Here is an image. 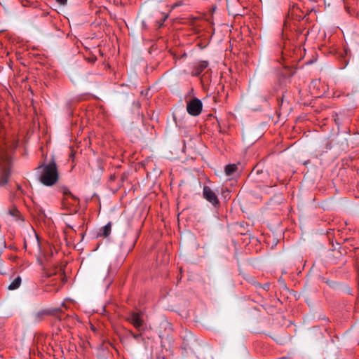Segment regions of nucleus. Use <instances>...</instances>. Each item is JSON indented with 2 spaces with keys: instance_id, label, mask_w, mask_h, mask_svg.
Returning <instances> with one entry per match:
<instances>
[{
  "instance_id": "nucleus-1",
  "label": "nucleus",
  "mask_w": 359,
  "mask_h": 359,
  "mask_svg": "<svg viewBox=\"0 0 359 359\" xmlns=\"http://www.w3.org/2000/svg\"><path fill=\"white\" fill-rule=\"evenodd\" d=\"M2 135L0 134V187L4 186L10 175L11 163V153L13 146H8L7 143L1 142Z\"/></svg>"
},
{
  "instance_id": "nucleus-2",
  "label": "nucleus",
  "mask_w": 359,
  "mask_h": 359,
  "mask_svg": "<svg viewBox=\"0 0 359 359\" xmlns=\"http://www.w3.org/2000/svg\"><path fill=\"white\" fill-rule=\"evenodd\" d=\"M38 170L40 172L39 180L43 185L50 187L57 182V168L54 161L40 165Z\"/></svg>"
},
{
  "instance_id": "nucleus-3",
  "label": "nucleus",
  "mask_w": 359,
  "mask_h": 359,
  "mask_svg": "<svg viewBox=\"0 0 359 359\" xmlns=\"http://www.w3.org/2000/svg\"><path fill=\"white\" fill-rule=\"evenodd\" d=\"M126 320L131 323L138 331L144 330V323L142 319V315L140 313L130 312L126 318Z\"/></svg>"
},
{
  "instance_id": "nucleus-4",
  "label": "nucleus",
  "mask_w": 359,
  "mask_h": 359,
  "mask_svg": "<svg viewBox=\"0 0 359 359\" xmlns=\"http://www.w3.org/2000/svg\"><path fill=\"white\" fill-rule=\"evenodd\" d=\"M203 104L201 101L198 98L190 100L187 105V112L194 116H198L202 111Z\"/></svg>"
},
{
  "instance_id": "nucleus-5",
  "label": "nucleus",
  "mask_w": 359,
  "mask_h": 359,
  "mask_svg": "<svg viewBox=\"0 0 359 359\" xmlns=\"http://www.w3.org/2000/svg\"><path fill=\"white\" fill-rule=\"evenodd\" d=\"M203 198L210 203L214 207L219 205V201L216 194L208 186H204L203 189Z\"/></svg>"
},
{
  "instance_id": "nucleus-6",
  "label": "nucleus",
  "mask_w": 359,
  "mask_h": 359,
  "mask_svg": "<svg viewBox=\"0 0 359 359\" xmlns=\"http://www.w3.org/2000/svg\"><path fill=\"white\" fill-rule=\"evenodd\" d=\"M208 67V61H200L198 64L196 65L194 67V71L192 72V74L194 76H198L200 75L204 69H205Z\"/></svg>"
},
{
  "instance_id": "nucleus-7",
  "label": "nucleus",
  "mask_w": 359,
  "mask_h": 359,
  "mask_svg": "<svg viewBox=\"0 0 359 359\" xmlns=\"http://www.w3.org/2000/svg\"><path fill=\"white\" fill-rule=\"evenodd\" d=\"M50 313L51 312L49 310L39 311L32 316V320L34 323H39L43 319L45 316L49 315Z\"/></svg>"
},
{
  "instance_id": "nucleus-8",
  "label": "nucleus",
  "mask_w": 359,
  "mask_h": 359,
  "mask_svg": "<svg viewBox=\"0 0 359 359\" xmlns=\"http://www.w3.org/2000/svg\"><path fill=\"white\" fill-rule=\"evenodd\" d=\"M22 279L20 276H16L13 281L11 283V284L8 286V289L9 290H14L18 289L20 285H21Z\"/></svg>"
},
{
  "instance_id": "nucleus-9",
  "label": "nucleus",
  "mask_w": 359,
  "mask_h": 359,
  "mask_svg": "<svg viewBox=\"0 0 359 359\" xmlns=\"http://www.w3.org/2000/svg\"><path fill=\"white\" fill-rule=\"evenodd\" d=\"M111 223L109 222L105 226L102 227V229L98 233V236H103L104 237L108 236L111 233Z\"/></svg>"
},
{
  "instance_id": "nucleus-10",
  "label": "nucleus",
  "mask_w": 359,
  "mask_h": 359,
  "mask_svg": "<svg viewBox=\"0 0 359 359\" xmlns=\"http://www.w3.org/2000/svg\"><path fill=\"white\" fill-rule=\"evenodd\" d=\"M8 214L13 217L15 220H19L21 219V215L19 210L13 207L8 210Z\"/></svg>"
},
{
  "instance_id": "nucleus-11",
  "label": "nucleus",
  "mask_w": 359,
  "mask_h": 359,
  "mask_svg": "<svg viewBox=\"0 0 359 359\" xmlns=\"http://www.w3.org/2000/svg\"><path fill=\"white\" fill-rule=\"evenodd\" d=\"M237 170V165L236 164H229L225 167V173L227 176L232 175Z\"/></svg>"
},
{
  "instance_id": "nucleus-12",
  "label": "nucleus",
  "mask_w": 359,
  "mask_h": 359,
  "mask_svg": "<svg viewBox=\"0 0 359 359\" xmlns=\"http://www.w3.org/2000/svg\"><path fill=\"white\" fill-rule=\"evenodd\" d=\"M64 194H65V195H66V196H71V197L72 198V199H73L74 201H79V199H78L76 196H73V195L70 193V191H65L64 192Z\"/></svg>"
},
{
  "instance_id": "nucleus-13",
  "label": "nucleus",
  "mask_w": 359,
  "mask_h": 359,
  "mask_svg": "<svg viewBox=\"0 0 359 359\" xmlns=\"http://www.w3.org/2000/svg\"><path fill=\"white\" fill-rule=\"evenodd\" d=\"M130 334L136 340H137L141 336L140 334H135V333L133 332L132 331H130Z\"/></svg>"
},
{
  "instance_id": "nucleus-14",
  "label": "nucleus",
  "mask_w": 359,
  "mask_h": 359,
  "mask_svg": "<svg viewBox=\"0 0 359 359\" xmlns=\"http://www.w3.org/2000/svg\"><path fill=\"white\" fill-rule=\"evenodd\" d=\"M56 1L61 5H65L67 4V0H56Z\"/></svg>"
},
{
  "instance_id": "nucleus-15",
  "label": "nucleus",
  "mask_w": 359,
  "mask_h": 359,
  "mask_svg": "<svg viewBox=\"0 0 359 359\" xmlns=\"http://www.w3.org/2000/svg\"><path fill=\"white\" fill-rule=\"evenodd\" d=\"M57 318H58L59 320H62L63 319V316L60 313Z\"/></svg>"
},
{
  "instance_id": "nucleus-16",
  "label": "nucleus",
  "mask_w": 359,
  "mask_h": 359,
  "mask_svg": "<svg viewBox=\"0 0 359 359\" xmlns=\"http://www.w3.org/2000/svg\"><path fill=\"white\" fill-rule=\"evenodd\" d=\"M65 205H66V201H65L63 202V205H64V206H65Z\"/></svg>"
}]
</instances>
